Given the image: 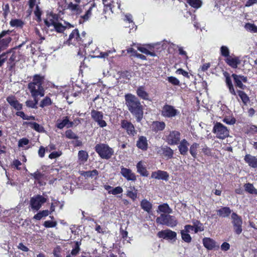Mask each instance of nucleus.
Wrapping results in <instances>:
<instances>
[{"instance_id": "f257e3e1", "label": "nucleus", "mask_w": 257, "mask_h": 257, "mask_svg": "<svg viewBox=\"0 0 257 257\" xmlns=\"http://www.w3.org/2000/svg\"><path fill=\"white\" fill-rule=\"evenodd\" d=\"M125 103L128 110L135 116L138 122H141L144 116L143 106L139 99L132 94L125 95Z\"/></svg>"}, {"instance_id": "f03ea898", "label": "nucleus", "mask_w": 257, "mask_h": 257, "mask_svg": "<svg viewBox=\"0 0 257 257\" xmlns=\"http://www.w3.org/2000/svg\"><path fill=\"white\" fill-rule=\"evenodd\" d=\"M92 41L91 38L87 35L86 32H83L81 34H79L77 29H74L70 33L67 42L69 45H73L76 47H88Z\"/></svg>"}, {"instance_id": "7ed1b4c3", "label": "nucleus", "mask_w": 257, "mask_h": 257, "mask_svg": "<svg viewBox=\"0 0 257 257\" xmlns=\"http://www.w3.org/2000/svg\"><path fill=\"white\" fill-rule=\"evenodd\" d=\"M94 150L99 156L103 159H109L114 153L113 150L108 145L103 143L96 144Z\"/></svg>"}, {"instance_id": "20e7f679", "label": "nucleus", "mask_w": 257, "mask_h": 257, "mask_svg": "<svg viewBox=\"0 0 257 257\" xmlns=\"http://www.w3.org/2000/svg\"><path fill=\"white\" fill-rule=\"evenodd\" d=\"M45 79L44 76L40 74H35L33 80L28 84V88L30 92L45 91L42 86Z\"/></svg>"}, {"instance_id": "39448f33", "label": "nucleus", "mask_w": 257, "mask_h": 257, "mask_svg": "<svg viewBox=\"0 0 257 257\" xmlns=\"http://www.w3.org/2000/svg\"><path fill=\"white\" fill-rule=\"evenodd\" d=\"M12 32V31L9 29L0 32V53L10 46L13 40L11 36Z\"/></svg>"}, {"instance_id": "423d86ee", "label": "nucleus", "mask_w": 257, "mask_h": 257, "mask_svg": "<svg viewBox=\"0 0 257 257\" xmlns=\"http://www.w3.org/2000/svg\"><path fill=\"white\" fill-rule=\"evenodd\" d=\"M156 222L157 224L166 225L171 227L176 226L178 223L175 217L169 214H161L160 216L156 218Z\"/></svg>"}, {"instance_id": "0eeeda50", "label": "nucleus", "mask_w": 257, "mask_h": 257, "mask_svg": "<svg viewBox=\"0 0 257 257\" xmlns=\"http://www.w3.org/2000/svg\"><path fill=\"white\" fill-rule=\"evenodd\" d=\"M212 132L217 138L224 140L229 136V132L226 126L220 122H217L213 127Z\"/></svg>"}, {"instance_id": "6e6552de", "label": "nucleus", "mask_w": 257, "mask_h": 257, "mask_svg": "<svg viewBox=\"0 0 257 257\" xmlns=\"http://www.w3.org/2000/svg\"><path fill=\"white\" fill-rule=\"evenodd\" d=\"M161 115L165 118H173L180 114V111L171 105L165 104L161 111Z\"/></svg>"}, {"instance_id": "1a4fd4ad", "label": "nucleus", "mask_w": 257, "mask_h": 257, "mask_svg": "<svg viewBox=\"0 0 257 257\" xmlns=\"http://www.w3.org/2000/svg\"><path fill=\"white\" fill-rule=\"evenodd\" d=\"M47 201L46 198L40 195H37L31 198L30 204L32 209L38 211L42 204Z\"/></svg>"}, {"instance_id": "9d476101", "label": "nucleus", "mask_w": 257, "mask_h": 257, "mask_svg": "<svg viewBox=\"0 0 257 257\" xmlns=\"http://www.w3.org/2000/svg\"><path fill=\"white\" fill-rule=\"evenodd\" d=\"M231 219L234 232L237 235L240 234L242 231L241 217L236 213L233 212L231 214Z\"/></svg>"}, {"instance_id": "9b49d317", "label": "nucleus", "mask_w": 257, "mask_h": 257, "mask_svg": "<svg viewBox=\"0 0 257 257\" xmlns=\"http://www.w3.org/2000/svg\"><path fill=\"white\" fill-rule=\"evenodd\" d=\"M45 24L48 27L53 26L55 31L58 33H63L67 27L68 28L73 27V26L69 23H67V26H64L61 23L55 22L54 20H49V21L45 20Z\"/></svg>"}, {"instance_id": "f8f14e48", "label": "nucleus", "mask_w": 257, "mask_h": 257, "mask_svg": "<svg viewBox=\"0 0 257 257\" xmlns=\"http://www.w3.org/2000/svg\"><path fill=\"white\" fill-rule=\"evenodd\" d=\"M181 140V133L178 131H170L166 136V142L170 145H178Z\"/></svg>"}, {"instance_id": "ddd939ff", "label": "nucleus", "mask_w": 257, "mask_h": 257, "mask_svg": "<svg viewBox=\"0 0 257 257\" xmlns=\"http://www.w3.org/2000/svg\"><path fill=\"white\" fill-rule=\"evenodd\" d=\"M91 116L100 127H104L107 125V123L103 119V114L101 111L93 109L91 111Z\"/></svg>"}, {"instance_id": "4468645a", "label": "nucleus", "mask_w": 257, "mask_h": 257, "mask_svg": "<svg viewBox=\"0 0 257 257\" xmlns=\"http://www.w3.org/2000/svg\"><path fill=\"white\" fill-rule=\"evenodd\" d=\"M231 77L233 79L235 86L242 90L246 88V86L242 82L246 83L247 82V78L242 75H237L233 73L231 75Z\"/></svg>"}, {"instance_id": "2eb2a0df", "label": "nucleus", "mask_w": 257, "mask_h": 257, "mask_svg": "<svg viewBox=\"0 0 257 257\" xmlns=\"http://www.w3.org/2000/svg\"><path fill=\"white\" fill-rule=\"evenodd\" d=\"M6 100L11 108L16 110H21L23 109V105L17 99L16 96L11 94L6 98Z\"/></svg>"}, {"instance_id": "dca6fc26", "label": "nucleus", "mask_w": 257, "mask_h": 257, "mask_svg": "<svg viewBox=\"0 0 257 257\" xmlns=\"http://www.w3.org/2000/svg\"><path fill=\"white\" fill-rule=\"evenodd\" d=\"M121 127L125 130L127 134L130 136H134L137 134L135 126L130 121L123 119L120 122Z\"/></svg>"}, {"instance_id": "f3484780", "label": "nucleus", "mask_w": 257, "mask_h": 257, "mask_svg": "<svg viewBox=\"0 0 257 257\" xmlns=\"http://www.w3.org/2000/svg\"><path fill=\"white\" fill-rule=\"evenodd\" d=\"M224 61L228 66L233 69L237 68L238 65L241 63L239 57L234 55L233 56H230L228 58H225Z\"/></svg>"}, {"instance_id": "a211bd4d", "label": "nucleus", "mask_w": 257, "mask_h": 257, "mask_svg": "<svg viewBox=\"0 0 257 257\" xmlns=\"http://www.w3.org/2000/svg\"><path fill=\"white\" fill-rule=\"evenodd\" d=\"M74 124L73 121H70L68 116H64L63 117L62 120H57L56 122V126L59 129L63 128L65 126L67 128L71 127Z\"/></svg>"}, {"instance_id": "6ab92c4d", "label": "nucleus", "mask_w": 257, "mask_h": 257, "mask_svg": "<svg viewBox=\"0 0 257 257\" xmlns=\"http://www.w3.org/2000/svg\"><path fill=\"white\" fill-rule=\"evenodd\" d=\"M159 152H161V154L166 160H169L173 158L174 151L167 146L162 147L159 150Z\"/></svg>"}, {"instance_id": "aec40b11", "label": "nucleus", "mask_w": 257, "mask_h": 257, "mask_svg": "<svg viewBox=\"0 0 257 257\" xmlns=\"http://www.w3.org/2000/svg\"><path fill=\"white\" fill-rule=\"evenodd\" d=\"M223 74L225 78L226 85L228 89L229 93L233 95H236V91L232 84L229 74L227 71H224Z\"/></svg>"}, {"instance_id": "412c9836", "label": "nucleus", "mask_w": 257, "mask_h": 257, "mask_svg": "<svg viewBox=\"0 0 257 257\" xmlns=\"http://www.w3.org/2000/svg\"><path fill=\"white\" fill-rule=\"evenodd\" d=\"M13 50V52H11V55L10 58L8 59L7 61V67L10 71H12L15 69L16 67V64L18 60H17V55L15 51Z\"/></svg>"}, {"instance_id": "4be33fe9", "label": "nucleus", "mask_w": 257, "mask_h": 257, "mask_svg": "<svg viewBox=\"0 0 257 257\" xmlns=\"http://www.w3.org/2000/svg\"><path fill=\"white\" fill-rule=\"evenodd\" d=\"M178 145V148L180 154L183 156L186 155L188 151V146L189 145L188 142L185 139H183L180 141Z\"/></svg>"}, {"instance_id": "5701e85b", "label": "nucleus", "mask_w": 257, "mask_h": 257, "mask_svg": "<svg viewBox=\"0 0 257 257\" xmlns=\"http://www.w3.org/2000/svg\"><path fill=\"white\" fill-rule=\"evenodd\" d=\"M202 242L204 246L208 250H212L216 247L215 241L209 237H204L202 240ZM219 246L217 245V248Z\"/></svg>"}, {"instance_id": "b1692460", "label": "nucleus", "mask_w": 257, "mask_h": 257, "mask_svg": "<svg viewBox=\"0 0 257 257\" xmlns=\"http://www.w3.org/2000/svg\"><path fill=\"white\" fill-rule=\"evenodd\" d=\"M244 162L251 168H257V158L250 154H246L244 157Z\"/></svg>"}, {"instance_id": "393cba45", "label": "nucleus", "mask_w": 257, "mask_h": 257, "mask_svg": "<svg viewBox=\"0 0 257 257\" xmlns=\"http://www.w3.org/2000/svg\"><path fill=\"white\" fill-rule=\"evenodd\" d=\"M137 147L143 151H147L148 148V144L146 137L140 136L137 142Z\"/></svg>"}, {"instance_id": "a878e982", "label": "nucleus", "mask_w": 257, "mask_h": 257, "mask_svg": "<svg viewBox=\"0 0 257 257\" xmlns=\"http://www.w3.org/2000/svg\"><path fill=\"white\" fill-rule=\"evenodd\" d=\"M166 126V124L164 121H155L152 124V130L154 132H158L163 131Z\"/></svg>"}, {"instance_id": "bb28decb", "label": "nucleus", "mask_w": 257, "mask_h": 257, "mask_svg": "<svg viewBox=\"0 0 257 257\" xmlns=\"http://www.w3.org/2000/svg\"><path fill=\"white\" fill-rule=\"evenodd\" d=\"M67 9L70 10L72 12L75 13L76 15H79L82 12V10L81 7L78 4H73L70 2L67 6Z\"/></svg>"}, {"instance_id": "cd10ccee", "label": "nucleus", "mask_w": 257, "mask_h": 257, "mask_svg": "<svg viewBox=\"0 0 257 257\" xmlns=\"http://www.w3.org/2000/svg\"><path fill=\"white\" fill-rule=\"evenodd\" d=\"M218 215L221 217H228L231 213V210L229 207H222L217 210Z\"/></svg>"}, {"instance_id": "c85d7f7f", "label": "nucleus", "mask_w": 257, "mask_h": 257, "mask_svg": "<svg viewBox=\"0 0 257 257\" xmlns=\"http://www.w3.org/2000/svg\"><path fill=\"white\" fill-rule=\"evenodd\" d=\"M142 209L148 213H150L152 209V204L146 199H143L140 204Z\"/></svg>"}, {"instance_id": "c756f323", "label": "nucleus", "mask_w": 257, "mask_h": 257, "mask_svg": "<svg viewBox=\"0 0 257 257\" xmlns=\"http://www.w3.org/2000/svg\"><path fill=\"white\" fill-rule=\"evenodd\" d=\"M137 168L138 172L143 176L147 177L149 173L147 170L146 167L143 165L142 161H140L137 163Z\"/></svg>"}, {"instance_id": "7c9ffc66", "label": "nucleus", "mask_w": 257, "mask_h": 257, "mask_svg": "<svg viewBox=\"0 0 257 257\" xmlns=\"http://www.w3.org/2000/svg\"><path fill=\"white\" fill-rule=\"evenodd\" d=\"M236 91V96L237 95L240 97L243 103L246 105L249 101L248 96L241 90H237Z\"/></svg>"}, {"instance_id": "2f4dec72", "label": "nucleus", "mask_w": 257, "mask_h": 257, "mask_svg": "<svg viewBox=\"0 0 257 257\" xmlns=\"http://www.w3.org/2000/svg\"><path fill=\"white\" fill-rule=\"evenodd\" d=\"M137 94L138 96L144 100L149 99V94L147 92L143 86H140L137 90Z\"/></svg>"}, {"instance_id": "473e14b6", "label": "nucleus", "mask_w": 257, "mask_h": 257, "mask_svg": "<svg viewBox=\"0 0 257 257\" xmlns=\"http://www.w3.org/2000/svg\"><path fill=\"white\" fill-rule=\"evenodd\" d=\"M23 124L29 125L32 128L34 129V130L39 133H41L44 131V127L36 122L25 121L24 122Z\"/></svg>"}, {"instance_id": "72a5a7b5", "label": "nucleus", "mask_w": 257, "mask_h": 257, "mask_svg": "<svg viewBox=\"0 0 257 257\" xmlns=\"http://www.w3.org/2000/svg\"><path fill=\"white\" fill-rule=\"evenodd\" d=\"M94 7H96V4L93 2L91 4V6L86 12L85 14L80 17V18L83 19V22L87 21L89 19L90 17L92 15V10Z\"/></svg>"}, {"instance_id": "f704fd0d", "label": "nucleus", "mask_w": 257, "mask_h": 257, "mask_svg": "<svg viewBox=\"0 0 257 257\" xmlns=\"http://www.w3.org/2000/svg\"><path fill=\"white\" fill-rule=\"evenodd\" d=\"M30 92L32 96L34 98V100H33L34 104H35V106H37L39 101L38 96H40L41 97L44 96L45 95V91H41V92L40 91H38Z\"/></svg>"}, {"instance_id": "c9c22d12", "label": "nucleus", "mask_w": 257, "mask_h": 257, "mask_svg": "<svg viewBox=\"0 0 257 257\" xmlns=\"http://www.w3.org/2000/svg\"><path fill=\"white\" fill-rule=\"evenodd\" d=\"M78 157L79 164H81L87 160L88 155L86 151L80 150L78 152Z\"/></svg>"}, {"instance_id": "e433bc0d", "label": "nucleus", "mask_w": 257, "mask_h": 257, "mask_svg": "<svg viewBox=\"0 0 257 257\" xmlns=\"http://www.w3.org/2000/svg\"><path fill=\"white\" fill-rule=\"evenodd\" d=\"M199 148V144L193 143L190 147L189 152L192 157L195 159L197 156V150Z\"/></svg>"}, {"instance_id": "4c0bfd02", "label": "nucleus", "mask_w": 257, "mask_h": 257, "mask_svg": "<svg viewBox=\"0 0 257 257\" xmlns=\"http://www.w3.org/2000/svg\"><path fill=\"white\" fill-rule=\"evenodd\" d=\"M158 210L160 212L164 213L163 214H168L172 212V210L169 207L167 203H163L158 206Z\"/></svg>"}, {"instance_id": "58836bf2", "label": "nucleus", "mask_w": 257, "mask_h": 257, "mask_svg": "<svg viewBox=\"0 0 257 257\" xmlns=\"http://www.w3.org/2000/svg\"><path fill=\"white\" fill-rule=\"evenodd\" d=\"M244 190L246 192L251 194L257 195V189H255L252 184L246 183L244 185Z\"/></svg>"}, {"instance_id": "ea45409f", "label": "nucleus", "mask_w": 257, "mask_h": 257, "mask_svg": "<svg viewBox=\"0 0 257 257\" xmlns=\"http://www.w3.org/2000/svg\"><path fill=\"white\" fill-rule=\"evenodd\" d=\"M193 224L194 227V231L195 233H197L199 231L204 230V227L203 224L198 220H193Z\"/></svg>"}, {"instance_id": "a19ab883", "label": "nucleus", "mask_w": 257, "mask_h": 257, "mask_svg": "<svg viewBox=\"0 0 257 257\" xmlns=\"http://www.w3.org/2000/svg\"><path fill=\"white\" fill-rule=\"evenodd\" d=\"M15 48H11L0 54V67H2L8 59V55L11 53Z\"/></svg>"}, {"instance_id": "79ce46f5", "label": "nucleus", "mask_w": 257, "mask_h": 257, "mask_svg": "<svg viewBox=\"0 0 257 257\" xmlns=\"http://www.w3.org/2000/svg\"><path fill=\"white\" fill-rule=\"evenodd\" d=\"M10 24L13 27H16L22 28L24 25V23L21 19H15L11 20Z\"/></svg>"}, {"instance_id": "37998d69", "label": "nucleus", "mask_w": 257, "mask_h": 257, "mask_svg": "<svg viewBox=\"0 0 257 257\" xmlns=\"http://www.w3.org/2000/svg\"><path fill=\"white\" fill-rule=\"evenodd\" d=\"M75 245L71 251V254L73 256L77 255L80 251V245L81 244V241H76L74 242Z\"/></svg>"}, {"instance_id": "c03bdc74", "label": "nucleus", "mask_w": 257, "mask_h": 257, "mask_svg": "<svg viewBox=\"0 0 257 257\" xmlns=\"http://www.w3.org/2000/svg\"><path fill=\"white\" fill-rule=\"evenodd\" d=\"M16 115L18 116H20L24 120H34L35 116L33 115L28 116L26 115L24 111L21 110H16Z\"/></svg>"}, {"instance_id": "a18cd8bd", "label": "nucleus", "mask_w": 257, "mask_h": 257, "mask_svg": "<svg viewBox=\"0 0 257 257\" xmlns=\"http://www.w3.org/2000/svg\"><path fill=\"white\" fill-rule=\"evenodd\" d=\"M188 233L184 230H182L180 232L182 239L187 243H190L192 240V237Z\"/></svg>"}, {"instance_id": "49530a36", "label": "nucleus", "mask_w": 257, "mask_h": 257, "mask_svg": "<svg viewBox=\"0 0 257 257\" xmlns=\"http://www.w3.org/2000/svg\"><path fill=\"white\" fill-rule=\"evenodd\" d=\"M98 171L96 169L92 171H81L80 174L83 177H90L98 175Z\"/></svg>"}, {"instance_id": "de8ad7c7", "label": "nucleus", "mask_w": 257, "mask_h": 257, "mask_svg": "<svg viewBox=\"0 0 257 257\" xmlns=\"http://www.w3.org/2000/svg\"><path fill=\"white\" fill-rule=\"evenodd\" d=\"M187 3L192 7L198 9L202 5V2L200 0H187Z\"/></svg>"}, {"instance_id": "09e8293b", "label": "nucleus", "mask_w": 257, "mask_h": 257, "mask_svg": "<svg viewBox=\"0 0 257 257\" xmlns=\"http://www.w3.org/2000/svg\"><path fill=\"white\" fill-rule=\"evenodd\" d=\"M121 174L124 177H136L132 173V171L130 169L125 168L123 167H121Z\"/></svg>"}, {"instance_id": "8fccbe9b", "label": "nucleus", "mask_w": 257, "mask_h": 257, "mask_svg": "<svg viewBox=\"0 0 257 257\" xmlns=\"http://www.w3.org/2000/svg\"><path fill=\"white\" fill-rule=\"evenodd\" d=\"M138 50L141 52L143 53H144L148 55H150L151 56H155L156 53L155 52H151L149 51L147 48H145L143 46H139L138 47Z\"/></svg>"}, {"instance_id": "3c124183", "label": "nucleus", "mask_w": 257, "mask_h": 257, "mask_svg": "<svg viewBox=\"0 0 257 257\" xmlns=\"http://www.w3.org/2000/svg\"><path fill=\"white\" fill-rule=\"evenodd\" d=\"M52 104L51 98L48 96H46L41 100L40 103V106L43 108L45 106H49Z\"/></svg>"}, {"instance_id": "603ef678", "label": "nucleus", "mask_w": 257, "mask_h": 257, "mask_svg": "<svg viewBox=\"0 0 257 257\" xmlns=\"http://www.w3.org/2000/svg\"><path fill=\"white\" fill-rule=\"evenodd\" d=\"M34 13L35 14V16L37 18V21H41V15L42 14V11L38 5L36 6L35 10L34 12Z\"/></svg>"}, {"instance_id": "864d4df0", "label": "nucleus", "mask_w": 257, "mask_h": 257, "mask_svg": "<svg viewBox=\"0 0 257 257\" xmlns=\"http://www.w3.org/2000/svg\"><path fill=\"white\" fill-rule=\"evenodd\" d=\"M229 53V50L227 47L225 46H222L221 47L220 54L221 56L224 57L225 58H227L230 56Z\"/></svg>"}, {"instance_id": "5fc2aeb1", "label": "nucleus", "mask_w": 257, "mask_h": 257, "mask_svg": "<svg viewBox=\"0 0 257 257\" xmlns=\"http://www.w3.org/2000/svg\"><path fill=\"white\" fill-rule=\"evenodd\" d=\"M151 177H169L168 173L166 171L158 170L153 172Z\"/></svg>"}, {"instance_id": "6e6d98bb", "label": "nucleus", "mask_w": 257, "mask_h": 257, "mask_svg": "<svg viewBox=\"0 0 257 257\" xmlns=\"http://www.w3.org/2000/svg\"><path fill=\"white\" fill-rule=\"evenodd\" d=\"M65 136L69 139H77L78 136L71 130H67L65 132Z\"/></svg>"}, {"instance_id": "4d7b16f0", "label": "nucleus", "mask_w": 257, "mask_h": 257, "mask_svg": "<svg viewBox=\"0 0 257 257\" xmlns=\"http://www.w3.org/2000/svg\"><path fill=\"white\" fill-rule=\"evenodd\" d=\"M166 238L169 239H173L176 238L177 233L171 230L167 229L166 230Z\"/></svg>"}, {"instance_id": "13d9d810", "label": "nucleus", "mask_w": 257, "mask_h": 257, "mask_svg": "<svg viewBox=\"0 0 257 257\" xmlns=\"http://www.w3.org/2000/svg\"><path fill=\"white\" fill-rule=\"evenodd\" d=\"M245 28L253 33H257V26L253 24L246 23L245 25Z\"/></svg>"}, {"instance_id": "bf43d9fd", "label": "nucleus", "mask_w": 257, "mask_h": 257, "mask_svg": "<svg viewBox=\"0 0 257 257\" xmlns=\"http://www.w3.org/2000/svg\"><path fill=\"white\" fill-rule=\"evenodd\" d=\"M57 224V223L56 221H50V220H47L45 221L43 225L46 228H52L55 227Z\"/></svg>"}, {"instance_id": "052dcab7", "label": "nucleus", "mask_w": 257, "mask_h": 257, "mask_svg": "<svg viewBox=\"0 0 257 257\" xmlns=\"http://www.w3.org/2000/svg\"><path fill=\"white\" fill-rule=\"evenodd\" d=\"M168 82L174 85H180V81L175 77L170 76L167 79Z\"/></svg>"}, {"instance_id": "680f3d73", "label": "nucleus", "mask_w": 257, "mask_h": 257, "mask_svg": "<svg viewBox=\"0 0 257 257\" xmlns=\"http://www.w3.org/2000/svg\"><path fill=\"white\" fill-rule=\"evenodd\" d=\"M77 58L79 59V61H80V70L82 71L83 69L85 68L86 67V65L84 64V60L86 57L81 55H78L77 56Z\"/></svg>"}, {"instance_id": "e2e57ef3", "label": "nucleus", "mask_w": 257, "mask_h": 257, "mask_svg": "<svg viewBox=\"0 0 257 257\" xmlns=\"http://www.w3.org/2000/svg\"><path fill=\"white\" fill-rule=\"evenodd\" d=\"M123 190L121 187L118 186L114 188H112L110 191H108L109 194L116 195L120 194L122 192Z\"/></svg>"}, {"instance_id": "0e129e2a", "label": "nucleus", "mask_w": 257, "mask_h": 257, "mask_svg": "<svg viewBox=\"0 0 257 257\" xmlns=\"http://www.w3.org/2000/svg\"><path fill=\"white\" fill-rule=\"evenodd\" d=\"M236 119L234 117H225L223 119V121L227 124L232 125L235 123Z\"/></svg>"}, {"instance_id": "69168bd1", "label": "nucleus", "mask_w": 257, "mask_h": 257, "mask_svg": "<svg viewBox=\"0 0 257 257\" xmlns=\"http://www.w3.org/2000/svg\"><path fill=\"white\" fill-rule=\"evenodd\" d=\"M202 152L206 156H212L211 149L206 145L202 149Z\"/></svg>"}, {"instance_id": "338daca9", "label": "nucleus", "mask_w": 257, "mask_h": 257, "mask_svg": "<svg viewBox=\"0 0 257 257\" xmlns=\"http://www.w3.org/2000/svg\"><path fill=\"white\" fill-rule=\"evenodd\" d=\"M127 196L131 198L133 201H135L137 198V192L136 191H128L127 192Z\"/></svg>"}, {"instance_id": "774afa93", "label": "nucleus", "mask_w": 257, "mask_h": 257, "mask_svg": "<svg viewBox=\"0 0 257 257\" xmlns=\"http://www.w3.org/2000/svg\"><path fill=\"white\" fill-rule=\"evenodd\" d=\"M246 133H251L252 134H257V125L253 124L250 125Z\"/></svg>"}]
</instances>
